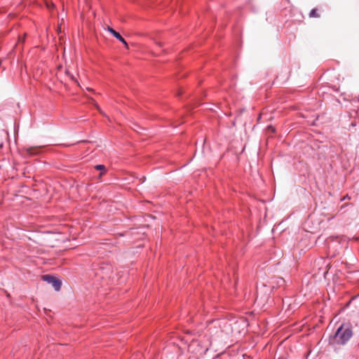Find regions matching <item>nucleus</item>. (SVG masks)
Returning <instances> with one entry per match:
<instances>
[{"label":"nucleus","mask_w":359,"mask_h":359,"mask_svg":"<svg viewBox=\"0 0 359 359\" xmlns=\"http://www.w3.org/2000/svg\"><path fill=\"white\" fill-rule=\"evenodd\" d=\"M27 154L30 155H36L37 152L35 151V149L29 147L27 149Z\"/></svg>","instance_id":"6"},{"label":"nucleus","mask_w":359,"mask_h":359,"mask_svg":"<svg viewBox=\"0 0 359 359\" xmlns=\"http://www.w3.org/2000/svg\"><path fill=\"white\" fill-rule=\"evenodd\" d=\"M95 168L97 170H105V167L104 165H97Z\"/></svg>","instance_id":"7"},{"label":"nucleus","mask_w":359,"mask_h":359,"mask_svg":"<svg viewBox=\"0 0 359 359\" xmlns=\"http://www.w3.org/2000/svg\"><path fill=\"white\" fill-rule=\"evenodd\" d=\"M351 126H353V127H354V126H356V123H355V122H352V123H351Z\"/></svg>","instance_id":"10"},{"label":"nucleus","mask_w":359,"mask_h":359,"mask_svg":"<svg viewBox=\"0 0 359 359\" xmlns=\"http://www.w3.org/2000/svg\"><path fill=\"white\" fill-rule=\"evenodd\" d=\"M347 198H350L349 196L348 195L345 196L344 197H343L341 201H344L345 199H347Z\"/></svg>","instance_id":"8"},{"label":"nucleus","mask_w":359,"mask_h":359,"mask_svg":"<svg viewBox=\"0 0 359 359\" xmlns=\"http://www.w3.org/2000/svg\"><path fill=\"white\" fill-rule=\"evenodd\" d=\"M42 280L48 284H50L55 291H59L61 288L62 282L54 276L50 275H43L42 276Z\"/></svg>","instance_id":"2"},{"label":"nucleus","mask_w":359,"mask_h":359,"mask_svg":"<svg viewBox=\"0 0 359 359\" xmlns=\"http://www.w3.org/2000/svg\"><path fill=\"white\" fill-rule=\"evenodd\" d=\"M309 16L310 18H319L320 17L319 14L317 13V9L316 8H313L310 11V13L309 14Z\"/></svg>","instance_id":"5"},{"label":"nucleus","mask_w":359,"mask_h":359,"mask_svg":"<svg viewBox=\"0 0 359 359\" xmlns=\"http://www.w3.org/2000/svg\"><path fill=\"white\" fill-rule=\"evenodd\" d=\"M353 336L352 325L349 323H342L332 337L333 344L345 345Z\"/></svg>","instance_id":"1"},{"label":"nucleus","mask_w":359,"mask_h":359,"mask_svg":"<svg viewBox=\"0 0 359 359\" xmlns=\"http://www.w3.org/2000/svg\"><path fill=\"white\" fill-rule=\"evenodd\" d=\"M107 31L111 33L117 40L121 42L126 47H128V43L126 41L123 39V37L116 31H115L113 28L108 27Z\"/></svg>","instance_id":"4"},{"label":"nucleus","mask_w":359,"mask_h":359,"mask_svg":"<svg viewBox=\"0 0 359 359\" xmlns=\"http://www.w3.org/2000/svg\"><path fill=\"white\" fill-rule=\"evenodd\" d=\"M271 292V289L270 287L266 286V285L263 284L262 286H257V298L256 300L258 299V298L263 299L264 300L268 298V296L269 293Z\"/></svg>","instance_id":"3"},{"label":"nucleus","mask_w":359,"mask_h":359,"mask_svg":"<svg viewBox=\"0 0 359 359\" xmlns=\"http://www.w3.org/2000/svg\"><path fill=\"white\" fill-rule=\"evenodd\" d=\"M284 283V280H283L282 278H279L278 283Z\"/></svg>","instance_id":"9"}]
</instances>
